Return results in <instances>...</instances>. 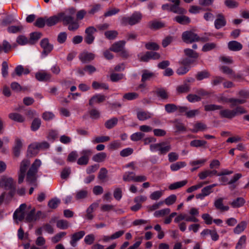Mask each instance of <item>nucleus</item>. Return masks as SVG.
Masks as SVG:
<instances>
[{"label":"nucleus","mask_w":249,"mask_h":249,"mask_svg":"<svg viewBox=\"0 0 249 249\" xmlns=\"http://www.w3.org/2000/svg\"><path fill=\"white\" fill-rule=\"evenodd\" d=\"M40 160L36 159L32 164L26 174V181L30 184H35L37 178V172L41 166Z\"/></svg>","instance_id":"1"},{"label":"nucleus","mask_w":249,"mask_h":249,"mask_svg":"<svg viewBox=\"0 0 249 249\" xmlns=\"http://www.w3.org/2000/svg\"><path fill=\"white\" fill-rule=\"evenodd\" d=\"M247 113V110L242 106H237L231 110L228 108L221 109L219 112L220 116L222 118L232 119L239 115Z\"/></svg>","instance_id":"2"},{"label":"nucleus","mask_w":249,"mask_h":249,"mask_svg":"<svg viewBox=\"0 0 249 249\" xmlns=\"http://www.w3.org/2000/svg\"><path fill=\"white\" fill-rule=\"evenodd\" d=\"M142 18V15L140 12H135L130 17H123L121 19L122 25L133 26L140 23Z\"/></svg>","instance_id":"3"},{"label":"nucleus","mask_w":249,"mask_h":249,"mask_svg":"<svg viewBox=\"0 0 249 249\" xmlns=\"http://www.w3.org/2000/svg\"><path fill=\"white\" fill-rule=\"evenodd\" d=\"M70 19V17H65V13L61 12L50 18L46 17V25L48 26L51 27L61 21L65 24L68 23L69 20Z\"/></svg>","instance_id":"4"},{"label":"nucleus","mask_w":249,"mask_h":249,"mask_svg":"<svg viewBox=\"0 0 249 249\" xmlns=\"http://www.w3.org/2000/svg\"><path fill=\"white\" fill-rule=\"evenodd\" d=\"M150 149L152 151H158L160 155H165L171 150V146L169 142H161L151 144Z\"/></svg>","instance_id":"5"},{"label":"nucleus","mask_w":249,"mask_h":249,"mask_svg":"<svg viewBox=\"0 0 249 249\" xmlns=\"http://www.w3.org/2000/svg\"><path fill=\"white\" fill-rule=\"evenodd\" d=\"M1 186H3L6 190H9V195L13 197L16 192V183L12 178L2 177L0 178Z\"/></svg>","instance_id":"6"},{"label":"nucleus","mask_w":249,"mask_h":249,"mask_svg":"<svg viewBox=\"0 0 249 249\" xmlns=\"http://www.w3.org/2000/svg\"><path fill=\"white\" fill-rule=\"evenodd\" d=\"M30 165L31 161L28 159H24L20 162L18 178L19 184L21 183L23 181L27 170Z\"/></svg>","instance_id":"7"},{"label":"nucleus","mask_w":249,"mask_h":249,"mask_svg":"<svg viewBox=\"0 0 249 249\" xmlns=\"http://www.w3.org/2000/svg\"><path fill=\"white\" fill-rule=\"evenodd\" d=\"M71 15H66L65 17H70L71 19L69 20L68 23H63L64 26H68V29L70 31H75L79 28V24L77 20H74V17L72 16L75 13V10L72 9L70 12Z\"/></svg>","instance_id":"8"},{"label":"nucleus","mask_w":249,"mask_h":249,"mask_svg":"<svg viewBox=\"0 0 249 249\" xmlns=\"http://www.w3.org/2000/svg\"><path fill=\"white\" fill-rule=\"evenodd\" d=\"M198 36L192 31H185L182 34V39L186 43L198 41Z\"/></svg>","instance_id":"9"},{"label":"nucleus","mask_w":249,"mask_h":249,"mask_svg":"<svg viewBox=\"0 0 249 249\" xmlns=\"http://www.w3.org/2000/svg\"><path fill=\"white\" fill-rule=\"evenodd\" d=\"M96 31V29L93 26H90L86 28L84 40L87 44H91L93 42L95 38L93 34Z\"/></svg>","instance_id":"10"},{"label":"nucleus","mask_w":249,"mask_h":249,"mask_svg":"<svg viewBox=\"0 0 249 249\" xmlns=\"http://www.w3.org/2000/svg\"><path fill=\"white\" fill-rule=\"evenodd\" d=\"M161 8L163 11H168L178 14H185L187 13V11L185 9H177L175 6L169 3L163 4Z\"/></svg>","instance_id":"11"},{"label":"nucleus","mask_w":249,"mask_h":249,"mask_svg":"<svg viewBox=\"0 0 249 249\" xmlns=\"http://www.w3.org/2000/svg\"><path fill=\"white\" fill-rule=\"evenodd\" d=\"M92 152L90 150H85L82 152L83 155L78 159L77 163L80 165H86L89 160V157L91 155Z\"/></svg>","instance_id":"12"},{"label":"nucleus","mask_w":249,"mask_h":249,"mask_svg":"<svg viewBox=\"0 0 249 249\" xmlns=\"http://www.w3.org/2000/svg\"><path fill=\"white\" fill-rule=\"evenodd\" d=\"M78 57L83 63H87L94 59L95 54L91 53L83 52L79 54Z\"/></svg>","instance_id":"13"},{"label":"nucleus","mask_w":249,"mask_h":249,"mask_svg":"<svg viewBox=\"0 0 249 249\" xmlns=\"http://www.w3.org/2000/svg\"><path fill=\"white\" fill-rule=\"evenodd\" d=\"M227 22L224 15L218 14L216 16V19L214 21V27L216 29H219L226 25Z\"/></svg>","instance_id":"14"},{"label":"nucleus","mask_w":249,"mask_h":249,"mask_svg":"<svg viewBox=\"0 0 249 249\" xmlns=\"http://www.w3.org/2000/svg\"><path fill=\"white\" fill-rule=\"evenodd\" d=\"M41 47L43 49V53L45 55L49 54L53 49V45L49 43L48 38H44L40 41Z\"/></svg>","instance_id":"15"},{"label":"nucleus","mask_w":249,"mask_h":249,"mask_svg":"<svg viewBox=\"0 0 249 249\" xmlns=\"http://www.w3.org/2000/svg\"><path fill=\"white\" fill-rule=\"evenodd\" d=\"M51 74L44 71H38L35 74L36 78L39 81L47 82L51 78Z\"/></svg>","instance_id":"16"},{"label":"nucleus","mask_w":249,"mask_h":249,"mask_svg":"<svg viewBox=\"0 0 249 249\" xmlns=\"http://www.w3.org/2000/svg\"><path fill=\"white\" fill-rule=\"evenodd\" d=\"M85 235V232L84 231H80L73 233L71 238L70 243L72 247H75L76 245V242L81 239Z\"/></svg>","instance_id":"17"},{"label":"nucleus","mask_w":249,"mask_h":249,"mask_svg":"<svg viewBox=\"0 0 249 249\" xmlns=\"http://www.w3.org/2000/svg\"><path fill=\"white\" fill-rule=\"evenodd\" d=\"M125 41L121 40L113 43L110 48V50L115 53H119L124 47Z\"/></svg>","instance_id":"18"},{"label":"nucleus","mask_w":249,"mask_h":249,"mask_svg":"<svg viewBox=\"0 0 249 249\" xmlns=\"http://www.w3.org/2000/svg\"><path fill=\"white\" fill-rule=\"evenodd\" d=\"M147 26L151 30H157L164 27L165 24L164 22L155 20L149 22Z\"/></svg>","instance_id":"19"},{"label":"nucleus","mask_w":249,"mask_h":249,"mask_svg":"<svg viewBox=\"0 0 249 249\" xmlns=\"http://www.w3.org/2000/svg\"><path fill=\"white\" fill-rule=\"evenodd\" d=\"M228 47L230 51L236 52L242 50L243 45L237 41L232 40L228 42Z\"/></svg>","instance_id":"20"},{"label":"nucleus","mask_w":249,"mask_h":249,"mask_svg":"<svg viewBox=\"0 0 249 249\" xmlns=\"http://www.w3.org/2000/svg\"><path fill=\"white\" fill-rule=\"evenodd\" d=\"M106 97L102 94H95L93 95L89 101V105L90 106L95 103H100L104 102L106 100Z\"/></svg>","instance_id":"21"},{"label":"nucleus","mask_w":249,"mask_h":249,"mask_svg":"<svg viewBox=\"0 0 249 249\" xmlns=\"http://www.w3.org/2000/svg\"><path fill=\"white\" fill-rule=\"evenodd\" d=\"M22 147V143L21 140L19 139H16L15 146L13 148V153L15 157H18L19 156Z\"/></svg>","instance_id":"22"},{"label":"nucleus","mask_w":249,"mask_h":249,"mask_svg":"<svg viewBox=\"0 0 249 249\" xmlns=\"http://www.w3.org/2000/svg\"><path fill=\"white\" fill-rule=\"evenodd\" d=\"M224 198H219L215 200L214 203V206L216 209L219 210L222 212L227 211L229 210V207L228 206H224L223 204Z\"/></svg>","instance_id":"23"},{"label":"nucleus","mask_w":249,"mask_h":249,"mask_svg":"<svg viewBox=\"0 0 249 249\" xmlns=\"http://www.w3.org/2000/svg\"><path fill=\"white\" fill-rule=\"evenodd\" d=\"M181 15H182L175 17L174 20L178 23L182 25H186L190 23L191 22L190 18L186 16L183 15V14Z\"/></svg>","instance_id":"24"},{"label":"nucleus","mask_w":249,"mask_h":249,"mask_svg":"<svg viewBox=\"0 0 249 249\" xmlns=\"http://www.w3.org/2000/svg\"><path fill=\"white\" fill-rule=\"evenodd\" d=\"M157 96L162 100H166L169 98V94L166 90L163 88H158L155 91Z\"/></svg>","instance_id":"25"},{"label":"nucleus","mask_w":249,"mask_h":249,"mask_svg":"<svg viewBox=\"0 0 249 249\" xmlns=\"http://www.w3.org/2000/svg\"><path fill=\"white\" fill-rule=\"evenodd\" d=\"M38 150L36 143L31 144L28 146L27 155L29 157L35 156L38 153Z\"/></svg>","instance_id":"26"},{"label":"nucleus","mask_w":249,"mask_h":249,"mask_svg":"<svg viewBox=\"0 0 249 249\" xmlns=\"http://www.w3.org/2000/svg\"><path fill=\"white\" fill-rule=\"evenodd\" d=\"M155 77L156 74L154 72H150L147 70H144L142 71L141 81L143 83Z\"/></svg>","instance_id":"27"},{"label":"nucleus","mask_w":249,"mask_h":249,"mask_svg":"<svg viewBox=\"0 0 249 249\" xmlns=\"http://www.w3.org/2000/svg\"><path fill=\"white\" fill-rule=\"evenodd\" d=\"M24 29V27L21 24L17 26H10L7 28V31L10 34H16L21 33Z\"/></svg>","instance_id":"28"},{"label":"nucleus","mask_w":249,"mask_h":249,"mask_svg":"<svg viewBox=\"0 0 249 249\" xmlns=\"http://www.w3.org/2000/svg\"><path fill=\"white\" fill-rule=\"evenodd\" d=\"M218 174L216 170H205L200 173L198 176L200 179H204L208 177H212L213 175H217Z\"/></svg>","instance_id":"29"},{"label":"nucleus","mask_w":249,"mask_h":249,"mask_svg":"<svg viewBox=\"0 0 249 249\" xmlns=\"http://www.w3.org/2000/svg\"><path fill=\"white\" fill-rule=\"evenodd\" d=\"M36 217L35 208H33L27 213L25 218V222L30 223L37 221V218Z\"/></svg>","instance_id":"30"},{"label":"nucleus","mask_w":249,"mask_h":249,"mask_svg":"<svg viewBox=\"0 0 249 249\" xmlns=\"http://www.w3.org/2000/svg\"><path fill=\"white\" fill-rule=\"evenodd\" d=\"M8 117L11 120L18 123H22L25 120L21 114L18 113H11L9 114Z\"/></svg>","instance_id":"31"},{"label":"nucleus","mask_w":249,"mask_h":249,"mask_svg":"<svg viewBox=\"0 0 249 249\" xmlns=\"http://www.w3.org/2000/svg\"><path fill=\"white\" fill-rule=\"evenodd\" d=\"M207 125L201 122H197L194 125V128L191 130V131L193 133H196L199 131H204L207 129Z\"/></svg>","instance_id":"32"},{"label":"nucleus","mask_w":249,"mask_h":249,"mask_svg":"<svg viewBox=\"0 0 249 249\" xmlns=\"http://www.w3.org/2000/svg\"><path fill=\"white\" fill-rule=\"evenodd\" d=\"M137 116L140 121H144L150 119L152 116V114L147 111H141L137 112Z\"/></svg>","instance_id":"33"},{"label":"nucleus","mask_w":249,"mask_h":249,"mask_svg":"<svg viewBox=\"0 0 249 249\" xmlns=\"http://www.w3.org/2000/svg\"><path fill=\"white\" fill-rule=\"evenodd\" d=\"M187 182L188 181L187 180H183L181 181L173 183L169 186V189L171 190H173L181 188L185 186Z\"/></svg>","instance_id":"34"},{"label":"nucleus","mask_w":249,"mask_h":249,"mask_svg":"<svg viewBox=\"0 0 249 249\" xmlns=\"http://www.w3.org/2000/svg\"><path fill=\"white\" fill-rule=\"evenodd\" d=\"M245 203V200L243 197H239L234 199L230 204L233 208H239L243 206Z\"/></svg>","instance_id":"35"},{"label":"nucleus","mask_w":249,"mask_h":249,"mask_svg":"<svg viewBox=\"0 0 249 249\" xmlns=\"http://www.w3.org/2000/svg\"><path fill=\"white\" fill-rule=\"evenodd\" d=\"M42 34L40 32H34L30 35L29 44H34L41 37Z\"/></svg>","instance_id":"36"},{"label":"nucleus","mask_w":249,"mask_h":249,"mask_svg":"<svg viewBox=\"0 0 249 249\" xmlns=\"http://www.w3.org/2000/svg\"><path fill=\"white\" fill-rule=\"evenodd\" d=\"M107 158V154L105 152H100L94 155L92 157V160L97 162L104 161Z\"/></svg>","instance_id":"37"},{"label":"nucleus","mask_w":249,"mask_h":249,"mask_svg":"<svg viewBox=\"0 0 249 249\" xmlns=\"http://www.w3.org/2000/svg\"><path fill=\"white\" fill-rule=\"evenodd\" d=\"M247 223L243 221L239 223L234 229V232L236 234H239L243 231L246 228Z\"/></svg>","instance_id":"38"},{"label":"nucleus","mask_w":249,"mask_h":249,"mask_svg":"<svg viewBox=\"0 0 249 249\" xmlns=\"http://www.w3.org/2000/svg\"><path fill=\"white\" fill-rule=\"evenodd\" d=\"M229 103H231L230 107H233L238 105L243 104L246 102V99H236L233 98H230Z\"/></svg>","instance_id":"39"},{"label":"nucleus","mask_w":249,"mask_h":249,"mask_svg":"<svg viewBox=\"0 0 249 249\" xmlns=\"http://www.w3.org/2000/svg\"><path fill=\"white\" fill-rule=\"evenodd\" d=\"M186 163L184 161H178L173 163L170 166L171 170L173 171H178L180 168L185 167Z\"/></svg>","instance_id":"40"},{"label":"nucleus","mask_w":249,"mask_h":249,"mask_svg":"<svg viewBox=\"0 0 249 249\" xmlns=\"http://www.w3.org/2000/svg\"><path fill=\"white\" fill-rule=\"evenodd\" d=\"M41 120L38 118H35L31 125V129L32 131H35L39 129L41 125Z\"/></svg>","instance_id":"41"},{"label":"nucleus","mask_w":249,"mask_h":249,"mask_svg":"<svg viewBox=\"0 0 249 249\" xmlns=\"http://www.w3.org/2000/svg\"><path fill=\"white\" fill-rule=\"evenodd\" d=\"M190 90V85L187 84H184L178 86L177 88V92L179 94L188 92Z\"/></svg>","instance_id":"42"},{"label":"nucleus","mask_w":249,"mask_h":249,"mask_svg":"<svg viewBox=\"0 0 249 249\" xmlns=\"http://www.w3.org/2000/svg\"><path fill=\"white\" fill-rule=\"evenodd\" d=\"M217 47V44L214 42L207 43L205 44L202 48V51L207 52L213 50Z\"/></svg>","instance_id":"43"},{"label":"nucleus","mask_w":249,"mask_h":249,"mask_svg":"<svg viewBox=\"0 0 249 249\" xmlns=\"http://www.w3.org/2000/svg\"><path fill=\"white\" fill-rule=\"evenodd\" d=\"M118 35V33L115 30H110L105 32V36L109 40L114 39Z\"/></svg>","instance_id":"44"},{"label":"nucleus","mask_w":249,"mask_h":249,"mask_svg":"<svg viewBox=\"0 0 249 249\" xmlns=\"http://www.w3.org/2000/svg\"><path fill=\"white\" fill-rule=\"evenodd\" d=\"M210 76V73L206 70L199 71L196 75V78L198 81L203 80L204 78H208Z\"/></svg>","instance_id":"45"},{"label":"nucleus","mask_w":249,"mask_h":249,"mask_svg":"<svg viewBox=\"0 0 249 249\" xmlns=\"http://www.w3.org/2000/svg\"><path fill=\"white\" fill-rule=\"evenodd\" d=\"M135 174L133 172H125L123 176V180L125 182L134 181Z\"/></svg>","instance_id":"46"},{"label":"nucleus","mask_w":249,"mask_h":249,"mask_svg":"<svg viewBox=\"0 0 249 249\" xmlns=\"http://www.w3.org/2000/svg\"><path fill=\"white\" fill-rule=\"evenodd\" d=\"M118 121V119L117 118L114 117L107 120L105 123V125L107 129H111L117 124Z\"/></svg>","instance_id":"47"},{"label":"nucleus","mask_w":249,"mask_h":249,"mask_svg":"<svg viewBox=\"0 0 249 249\" xmlns=\"http://www.w3.org/2000/svg\"><path fill=\"white\" fill-rule=\"evenodd\" d=\"M60 204V200L57 198H53L48 202V206L53 209H56Z\"/></svg>","instance_id":"48"},{"label":"nucleus","mask_w":249,"mask_h":249,"mask_svg":"<svg viewBox=\"0 0 249 249\" xmlns=\"http://www.w3.org/2000/svg\"><path fill=\"white\" fill-rule=\"evenodd\" d=\"M88 192L86 190H81L75 194V199L76 200L82 199L86 198L88 196Z\"/></svg>","instance_id":"49"},{"label":"nucleus","mask_w":249,"mask_h":249,"mask_svg":"<svg viewBox=\"0 0 249 249\" xmlns=\"http://www.w3.org/2000/svg\"><path fill=\"white\" fill-rule=\"evenodd\" d=\"M223 107L222 106L216 105L214 104L207 105L204 106V110L206 111H214L216 110L221 109Z\"/></svg>","instance_id":"50"},{"label":"nucleus","mask_w":249,"mask_h":249,"mask_svg":"<svg viewBox=\"0 0 249 249\" xmlns=\"http://www.w3.org/2000/svg\"><path fill=\"white\" fill-rule=\"evenodd\" d=\"M45 24H46V17L45 18H39L36 19V21L34 23V25L40 28H43Z\"/></svg>","instance_id":"51"},{"label":"nucleus","mask_w":249,"mask_h":249,"mask_svg":"<svg viewBox=\"0 0 249 249\" xmlns=\"http://www.w3.org/2000/svg\"><path fill=\"white\" fill-rule=\"evenodd\" d=\"M246 243V236L245 235H242L236 244L235 249H242L245 246Z\"/></svg>","instance_id":"52"},{"label":"nucleus","mask_w":249,"mask_h":249,"mask_svg":"<svg viewBox=\"0 0 249 249\" xmlns=\"http://www.w3.org/2000/svg\"><path fill=\"white\" fill-rule=\"evenodd\" d=\"M185 55L192 58H197L198 57V54L195 51L190 49H186L184 50Z\"/></svg>","instance_id":"53"},{"label":"nucleus","mask_w":249,"mask_h":249,"mask_svg":"<svg viewBox=\"0 0 249 249\" xmlns=\"http://www.w3.org/2000/svg\"><path fill=\"white\" fill-rule=\"evenodd\" d=\"M23 71L24 67L21 65H18L15 68L14 71L11 73V75L13 78H14L16 75L20 76Z\"/></svg>","instance_id":"54"},{"label":"nucleus","mask_w":249,"mask_h":249,"mask_svg":"<svg viewBox=\"0 0 249 249\" xmlns=\"http://www.w3.org/2000/svg\"><path fill=\"white\" fill-rule=\"evenodd\" d=\"M207 142L204 140H195L190 142V145L193 147H198L205 145Z\"/></svg>","instance_id":"55"},{"label":"nucleus","mask_w":249,"mask_h":249,"mask_svg":"<svg viewBox=\"0 0 249 249\" xmlns=\"http://www.w3.org/2000/svg\"><path fill=\"white\" fill-rule=\"evenodd\" d=\"M110 138L108 136H98L95 137L93 140L92 142L94 143H98L101 142H104L109 141Z\"/></svg>","instance_id":"56"},{"label":"nucleus","mask_w":249,"mask_h":249,"mask_svg":"<svg viewBox=\"0 0 249 249\" xmlns=\"http://www.w3.org/2000/svg\"><path fill=\"white\" fill-rule=\"evenodd\" d=\"M92 87L95 89H97L100 88L103 89H108V86L107 85V84L106 83H100L96 81H93L92 82Z\"/></svg>","instance_id":"57"},{"label":"nucleus","mask_w":249,"mask_h":249,"mask_svg":"<svg viewBox=\"0 0 249 249\" xmlns=\"http://www.w3.org/2000/svg\"><path fill=\"white\" fill-rule=\"evenodd\" d=\"M56 226L60 229H67L69 226V222L66 220H59L56 222Z\"/></svg>","instance_id":"58"},{"label":"nucleus","mask_w":249,"mask_h":249,"mask_svg":"<svg viewBox=\"0 0 249 249\" xmlns=\"http://www.w3.org/2000/svg\"><path fill=\"white\" fill-rule=\"evenodd\" d=\"M107 170L106 168L102 167L99 172L98 178L99 179L104 181L107 177Z\"/></svg>","instance_id":"59"},{"label":"nucleus","mask_w":249,"mask_h":249,"mask_svg":"<svg viewBox=\"0 0 249 249\" xmlns=\"http://www.w3.org/2000/svg\"><path fill=\"white\" fill-rule=\"evenodd\" d=\"M139 94L136 92H128L123 96V98L127 100H132L138 98Z\"/></svg>","instance_id":"60"},{"label":"nucleus","mask_w":249,"mask_h":249,"mask_svg":"<svg viewBox=\"0 0 249 249\" xmlns=\"http://www.w3.org/2000/svg\"><path fill=\"white\" fill-rule=\"evenodd\" d=\"M170 213V209L166 208L157 211L154 213V216L158 217L168 214Z\"/></svg>","instance_id":"61"},{"label":"nucleus","mask_w":249,"mask_h":249,"mask_svg":"<svg viewBox=\"0 0 249 249\" xmlns=\"http://www.w3.org/2000/svg\"><path fill=\"white\" fill-rule=\"evenodd\" d=\"M144 134L142 132H138L132 134L130 138L132 141L137 142L141 140L144 137Z\"/></svg>","instance_id":"62"},{"label":"nucleus","mask_w":249,"mask_h":249,"mask_svg":"<svg viewBox=\"0 0 249 249\" xmlns=\"http://www.w3.org/2000/svg\"><path fill=\"white\" fill-rule=\"evenodd\" d=\"M146 49L148 50L157 51L159 49V45L155 42L146 43L145 45Z\"/></svg>","instance_id":"63"},{"label":"nucleus","mask_w":249,"mask_h":249,"mask_svg":"<svg viewBox=\"0 0 249 249\" xmlns=\"http://www.w3.org/2000/svg\"><path fill=\"white\" fill-rule=\"evenodd\" d=\"M165 110L168 113L174 112L177 110V106L174 104H167L165 106Z\"/></svg>","instance_id":"64"}]
</instances>
